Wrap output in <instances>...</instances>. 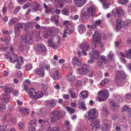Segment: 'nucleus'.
Segmentation results:
<instances>
[{
	"label": "nucleus",
	"instance_id": "nucleus-1",
	"mask_svg": "<svg viewBox=\"0 0 131 131\" xmlns=\"http://www.w3.org/2000/svg\"><path fill=\"white\" fill-rule=\"evenodd\" d=\"M96 8L94 5L87 8V10H83L81 13V19H88L90 16H94L95 14Z\"/></svg>",
	"mask_w": 131,
	"mask_h": 131
},
{
	"label": "nucleus",
	"instance_id": "nucleus-2",
	"mask_svg": "<svg viewBox=\"0 0 131 131\" xmlns=\"http://www.w3.org/2000/svg\"><path fill=\"white\" fill-rule=\"evenodd\" d=\"M115 78L118 83H123L127 81L128 77L124 71H119L116 72Z\"/></svg>",
	"mask_w": 131,
	"mask_h": 131
},
{
	"label": "nucleus",
	"instance_id": "nucleus-3",
	"mask_svg": "<svg viewBox=\"0 0 131 131\" xmlns=\"http://www.w3.org/2000/svg\"><path fill=\"white\" fill-rule=\"evenodd\" d=\"M97 114V110L96 108L92 109L88 111L86 114V117L90 121H94L96 118V115Z\"/></svg>",
	"mask_w": 131,
	"mask_h": 131
},
{
	"label": "nucleus",
	"instance_id": "nucleus-4",
	"mask_svg": "<svg viewBox=\"0 0 131 131\" xmlns=\"http://www.w3.org/2000/svg\"><path fill=\"white\" fill-rule=\"evenodd\" d=\"M97 100L100 101H104L108 98L109 96L108 91L104 90H101L98 93Z\"/></svg>",
	"mask_w": 131,
	"mask_h": 131
},
{
	"label": "nucleus",
	"instance_id": "nucleus-5",
	"mask_svg": "<svg viewBox=\"0 0 131 131\" xmlns=\"http://www.w3.org/2000/svg\"><path fill=\"white\" fill-rule=\"evenodd\" d=\"M61 112L59 111H53L50 115L51 121L54 122L56 120L59 119L62 116Z\"/></svg>",
	"mask_w": 131,
	"mask_h": 131
},
{
	"label": "nucleus",
	"instance_id": "nucleus-6",
	"mask_svg": "<svg viewBox=\"0 0 131 131\" xmlns=\"http://www.w3.org/2000/svg\"><path fill=\"white\" fill-rule=\"evenodd\" d=\"M78 73L81 75H86L89 72V70L87 68V65L86 64H82L79 68L76 70Z\"/></svg>",
	"mask_w": 131,
	"mask_h": 131
},
{
	"label": "nucleus",
	"instance_id": "nucleus-7",
	"mask_svg": "<svg viewBox=\"0 0 131 131\" xmlns=\"http://www.w3.org/2000/svg\"><path fill=\"white\" fill-rule=\"evenodd\" d=\"M64 24L66 26L65 29L63 31L64 33H67L68 35H70L74 31V28H71V24L69 23L68 21H65Z\"/></svg>",
	"mask_w": 131,
	"mask_h": 131
},
{
	"label": "nucleus",
	"instance_id": "nucleus-8",
	"mask_svg": "<svg viewBox=\"0 0 131 131\" xmlns=\"http://www.w3.org/2000/svg\"><path fill=\"white\" fill-rule=\"evenodd\" d=\"M112 12L114 16L116 18L119 17L124 14V10L119 8H116L114 9Z\"/></svg>",
	"mask_w": 131,
	"mask_h": 131
},
{
	"label": "nucleus",
	"instance_id": "nucleus-9",
	"mask_svg": "<svg viewBox=\"0 0 131 131\" xmlns=\"http://www.w3.org/2000/svg\"><path fill=\"white\" fill-rule=\"evenodd\" d=\"M32 36L30 34H23L21 37V39L22 40H24L27 43L30 44L32 41Z\"/></svg>",
	"mask_w": 131,
	"mask_h": 131
},
{
	"label": "nucleus",
	"instance_id": "nucleus-10",
	"mask_svg": "<svg viewBox=\"0 0 131 131\" xmlns=\"http://www.w3.org/2000/svg\"><path fill=\"white\" fill-rule=\"evenodd\" d=\"M72 71L71 69L70 71L71 72H69L66 76V80L71 83H72L75 81L76 80V77L73 74V72Z\"/></svg>",
	"mask_w": 131,
	"mask_h": 131
},
{
	"label": "nucleus",
	"instance_id": "nucleus-11",
	"mask_svg": "<svg viewBox=\"0 0 131 131\" xmlns=\"http://www.w3.org/2000/svg\"><path fill=\"white\" fill-rule=\"evenodd\" d=\"M56 105V102L54 100L52 99L46 101L45 105L47 109L50 110L53 108Z\"/></svg>",
	"mask_w": 131,
	"mask_h": 131
},
{
	"label": "nucleus",
	"instance_id": "nucleus-12",
	"mask_svg": "<svg viewBox=\"0 0 131 131\" xmlns=\"http://www.w3.org/2000/svg\"><path fill=\"white\" fill-rule=\"evenodd\" d=\"M61 75V71L59 70H57L53 72L51 77L54 80H57L60 78Z\"/></svg>",
	"mask_w": 131,
	"mask_h": 131
},
{
	"label": "nucleus",
	"instance_id": "nucleus-13",
	"mask_svg": "<svg viewBox=\"0 0 131 131\" xmlns=\"http://www.w3.org/2000/svg\"><path fill=\"white\" fill-rule=\"evenodd\" d=\"M47 111L45 108H41L40 109L38 110L36 112V114L38 115L42 118H44L46 115Z\"/></svg>",
	"mask_w": 131,
	"mask_h": 131
},
{
	"label": "nucleus",
	"instance_id": "nucleus-14",
	"mask_svg": "<svg viewBox=\"0 0 131 131\" xmlns=\"http://www.w3.org/2000/svg\"><path fill=\"white\" fill-rule=\"evenodd\" d=\"M81 49L83 51H87L89 50L90 46L86 41H85L80 45Z\"/></svg>",
	"mask_w": 131,
	"mask_h": 131
},
{
	"label": "nucleus",
	"instance_id": "nucleus-15",
	"mask_svg": "<svg viewBox=\"0 0 131 131\" xmlns=\"http://www.w3.org/2000/svg\"><path fill=\"white\" fill-rule=\"evenodd\" d=\"M107 62L106 58L104 56L100 57L98 60L97 64L99 66L105 64Z\"/></svg>",
	"mask_w": 131,
	"mask_h": 131
},
{
	"label": "nucleus",
	"instance_id": "nucleus-16",
	"mask_svg": "<svg viewBox=\"0 0 131 131\" xmlns=\"http://www.w3.org/2000/svg\"><path fill=\"white\" fill-rule=\"evenodd\" d=\"M36 23L35 21H29L26 22L24 25V28L27 31L29 30L30 28H32L34 27V24Z\"/></svg>",
	"mask_w": 131,
	"mask_h": 131
},
{
	"label": "nucleus",
	"instance_id": "nucleus-17",
	"mask_svg": "<svg viewBox=\"0 0 131 131\" xmlns=\"http://www.w3.org/2000/svg\"><path fill=\"white\" fill-rule=\"evenodd\" d=\"M37 51H40L41 52L45 53L47 52L46 47L43 44H38L36 48Z\"/></svg>",
	"mask_w": 131,
	"mask_h": 131
},
{
	"label": "nucleus",
	"instance_id": "nucleus-18",
	"mask_svg": "<svg viewBox=\"0 0 131 131\" xmlns=\"http://www.w3.org/2000/svg\"><path fill=\"white\" fill-rule=\"evenodd\" d=\"M28 4H29L32 8L35 11L40 10L39 9L40 5L36 1L32 2L30 3H28Z\"/></svg>",
	"mask_w": 131,
	"mask_h": 131
},
{
	"label": "nucleus",
	"instance_id": "nucleus-19",
	"mask_svg": "<svg viewBox=\"0 0 131 131\" xmlns=\"http://www.w3.org/2000/svg\"><path fill=\"white\" fill-rule=\"evenodd\" d=\"M92 37L94 41L98 43L100 41L101 35L97 31H95L94 34L93 35Z\"/></svg>",
	"mask_w": 131,
	"mask_h": 131
},
{
	"label": "nucleus",
	"instance_id": "nucleus-20",
	"mask_svg": "<svg viewBox=\"0 0 131 131\" xmlns=\"http://www.w3.org/2000/svg\"><path fill=\"white\" fill-rule=\"evenodd\" d=\"M99 56V53L97 50H93L90 56V59L93 61H94L98 58Z\"/></svg>",
	"mask_w": 131,
	"mask_h": 131
},
{
	"label": "nucleus",
	"instance_id": "nucleus-21",
	"mask_svg": "<svg viewBox=\"0 0 131 131\" xmlns=\"http://www.w3.org/2000/svg\"><path fill=\"white\" fill-rule=\"evenodd\" d=\"M72 63L74 66L78 67L81 66V64L80 60L77 57H76L73 58L72 60Z\"/></svg>",
	"mask_w": 131,
	"mask_h": 131
},
{
	"label": "nucleus",
	"instance_id": "nucleus-22",
	"mask_svg": "<svg viewBox=\"0 0 131 131\" xmlns=\"http://www.w3.org/2000/svg\"><path fill=\"white\" fill-rule=\"evenodd\" d=\"M92 124V129L93 131H96V130L98 129L99 127V124L100 122L99 121L96 120L95 121H93Z\"/></svg>",
	"mask_w": 131,
	"mask_h": 131
},
{
	"label": "nucleus",
	"instance_id": "nucleus-23",
	"mask_svg": "<svg viewBox=\"0 0 131 131\" xmlns=\"http://www.w3.org/2000/svg\"><path fill=\"white\" fill-rule=\"evenodd\" d=\"M87 0H76L74 1L75 5L77 7H81L84 4Z\"/></svg>",
	"mask_w": 131,
	"mask_h": 131
},
{
	"label": "nucleus",
	"instance_id": "nucleus-24",
	"mask_svg": "<svg viewBox=\"0 0 131 131\" xmlns=\"http://www.w3.org/2000/svg\"><path fill=\"white\" fill-rule=\"evenodd\" d=\"M10 97L7 94L3 93L1 95L2 101L3 102L7 103L9 101Z\"/></svg>",
	"mask_w": 131,
	"mask_h": 131
},
{
	"label": "nucleus",
	"instance_id": "nucleus-25",
	"mask_svg": "<svg viewBox=\"0 0 131 131\" xmlns=\"http://www.w3.org/2000/svg\"><path fill=\"white\" fill-rule=\"evenodd\" d=\"M39 123L41 124L43 126H46L49 124V122L48 121V118H46L44 119H40L38 121Z\"/></svg>",
	"mask_w": 131,
	"mask_h": 131
},
{
	"label": "nucleus",
	"instance_id": "nucleus-26",
	"mask_svg": "<svg viewBox=\"0 0 131 131\" xmlns=\"http://www.w3.org/2000/svg\"><path fill=\"white\" fill-rule=\"evenodd\" d=\"M79 32L81 34L85 32L86 31V28L84 24H80L78 27Z\"/></svg>",
	"mask_w": 131,
	"mask_h": 131
},
{
	"label": "nucleus",
	"instance_id": "nucleus-27",
	"mask_svg": "<svg viewBox=\"0 0 131 131\" xmlns=\"http://www.w3.org/2000/svg\"><path fill=\"white\" fill-rule=\"evenodd\" d=\"M51 6L50 4H48V7L45 9V12L47 13H51L53 14L55 12L54 9L51 7Z\"/></svg>",
	"mask_w": 131,
	"mask_h": 131
},
{
	"label": "nucleus",
	"instance_id": "nucleus-28",
	"mask_svg": "<svg viewBox=\"0 0 131 131\" xmlns=\"http://www.w3.org/2000/svg\"><path fill=\"white\" fill-rule=\"evenodd\" d=\"M79 105L78 107L79 109H82L83 110H86V108L85 105V103L82 100H80L79 102Z\"/></svg>",
	"mask_w": 131,
	"mask_h": 131
},
{
	"label": "nucleus",
	"instance_id": "nucleus-29",
	"mask_svg": "<svg viewBox=\"0 0 131 131\" xmlns=\"http://www.w3.org/2000/svg\"><path fill=\"white\" fill-rule=\"evenodd\" d=\"M36 92L34 88H31L29 91V95L32 98H35Z\"/></svg>",
	"mask_w": 131,
	"mask_h": 131
},
{
	"label": "nucleus",
	"instance_id": "nucleus-30",
	"mask_svg": "<svg viewBox=\"0 0 131 131\" xmlns=\"http://www.w3.org/2000/svg\"><path fill=\"white\" fill-rule=\"evenodd\" d=\"M100 84L103 86H105L106 87L108 85L109 83V80L107 79H105L102 81L100 82Z\"/></svg>",
	"mask_w": 131,
	"mask_h": 131
},
{
	"label": "nucleus",
	"instance_id": "nucleus-31",
	"mask_svg": "<svg viewBox=\"0 0 131 131\" xmlns=\"http://www.w3.org/2000/svg\"><path fill=\"white\" fill-rule=\"evenodd\" d=\"M51 31L49 30H47L42 32L43 36L45 38H48L50 36Z\"/></svg>",
	"mask_w": 131,
	"mask_h": 131
},
{
	"label": "nucleus",
	"instance_id": "nucleus-32",
	"mask_svg": "<svg viewBox=\"0 0 131 131\" xmlns=\"http://www.w3.org/2000/svg\"><path fill=\"white\" fill-rule=\"evenodd\" d=\"M20 112L22 115L27 116L29 112V110L27 108H20Z\"/></svg>",
	"mask_w": 131,
	"mask_h": 131
},
{
	"label": "nucleus",
	"instance_id": "nucleus-33",
	"mask_svg": "<svg viewBox=\"0 0 131 131\" xmlns=\"http://www.w3.org/2000/svg\"><path fill=\"white\" fill-rule=\"evenodd\" d=\"M107 58L109 60L112 61L115 58L114 53L112 51L110 52L107 55Z\"/></svg>",
	"mask_w": 131,
	"mask_h": 131
},
{
	"label": "nucleus",
	"instance_id": "nucleus-34",
	"mask_svg": "<svg viewBox=\"0 0 131 131\" xmlns=\"http://www.w3.org/2000/svg\"><path fill=\"white\" fill-rule=\"evenodd\" d=\"M35 73L41 75L43 76L44 75V71L41 69L39 68H37L35 70Z\"/></svg>",
	"mask_w": 131,
	"mask_h": 131
},
{
	"label": "nucleus",
	"instance_id": "nucleus-35",
	"mask_svg": "<svg viewBox=\"0 0 131 131\" xmlns=\"http://www.w3.org/2000/svg\"><path fill=\"white\" fill-rule=\"evenodd\" d=\"M37 121L35 118L31 120L29 122V125L34 128L37 126Z\"/></svg>",
	"mask_w": 131,
	"mask_h": 131
},
{
	"label": "nucleus",
	"instance_id": "nucleus-36",
	"mask_svg": "<svg viewBox=\"0 0 131 131\" xmlns=\"http://www.w3.org/2000/svg\"><path fill=\"white\" fill-rule=\"evenodd\" d=\"M18 19L17 18H14L10 19L8 22V25L10 26L14 24L18 21Z\"/></svg>",
	"mask_w": 131,
	"mask_h": 131
},
{
	"label": "nucleus",
	"instance_id": "nucleus-37",
	"mask_svg": "<svg viewBox=\"0 0 131 131\" xmlns=\"http://www.w3.org/2000/svg\"><path fill=\"white\" fill-rule=\"evenodd\" d=\"M41 86L42 88V89L43 90L45 95H48V92L47 91L48 85H44L43 84L41 85Z\"/></svg>",
	"mask_w": 131,
	"mask_h": 131
},
{
	"label": "nucleus",
	"instance_id": "nucleus-38",
	"mask_svg": "<svg viewBox=\"0 0 131 131\" xmlns=\"http://www.w3.org/2000/svg\"><path fill=\"white\" fill-rule=\"evenodd\" d=\"M111 127V125L109 124H104L102 125L101 129L102 130L104 131L107 130V129Z\"/></svg>",
	"mask_w": 131,
	"mask_h": 131
},
{
	"label": "nucleus",
	"instance_id": "nucleus-39",
	"mask_svg": "<svg viewBox=\"0 0 131 131\" xmlns=\"http://www.w3.org/2000/svg\"><path fill=\"white\" fill-rule=\"evenodd\" d=\"M25 59L23 57H19L17 58V63L18 65H21L22 64L23 62L25 61Z\"/></svg>",
	"mask_w": 131,
	"mask_h": 131
},
{
	"label": "nucleus",
	"instance_id": "nucleus-40",
	"mask_svg": "<svg viewBox=\"0 0 131 131\" xmlns=\"http://www.w3.org/2000/svg\"><path fill=\"white\" fill-rule=\"evenodd\" d=\"M71 98L72 99H75L77 96L75 93L72 91L71 89H69L68 91Z\"/></svg>",
	"mask_w": 131,
	"mask_h": 131
},
{
	"label": "nucleus",
	"instance_id": "nucleus-41",
	"mask_svg": "<svg viewBox=\"0 0 131 131\" xmlns=\"http://www.w3.org/2000/svg\"><path fill=\"white\" fill-rule=\"evenodd\" d=\"M88 93L87 92L85 91H84L80 93L79 96L83 98H85L88 96Z\"/></svg>",
	"mask_w": 131,
	"mask_h": 131
},
{
	"label": "nucleus",
	"instance_id": "nucleus-42",
	"mask_svg": "<svg viewBox=\"0 0 131 131\" xmlns=\"http://www.w3.org/2000/svg\"><path fill=\"white\" fill-rule=\"evenodd\" d=\"M114 97L115 100L119 102H122L123 101V99L119 95H114Z\"/></svg>",
	"mask_w": 131,
	"mask_h": 131
},
{
	"label": "nucleus",
	"instance_id": "nucleus-43",
	"mask_svg": "<svg viewBox=\"0 0 131 131\" xmlns=\"http://www.w3.org/2000/svg\"><path fill=\"white\" fill-rule=\"evenodd\" d=\"M17 55H14L13 57H12L10 59L9 61L12 63L15 62L17 60Z\"/></svg>",
	"mask_w": 131,
	"mask_h": 131
},
{
	"label": "nucleus",
	"instance_id": "nucleus-44",
	"mask_svg": "<svg viewBox=\"0 0 131 131\" xmlns=\"http://www.w3.org/2000/svg\"><path fill=\"white\" fill-rule=\"evenodd\" d=\"M103 113L104 115L107 116L108 115L109 113L107 108L106 107H104L102 110Z\"/></svg>",
	"mask_w": 131,
	"mask_h": 131
},
{
	"label": "nucleus",
	"instance_id": "nucleus-45",
	"mask_svg": "<svg viewBox=\"0 0 131 131\" xmlns=\"http://www.w3.org/2000/svg\"><path fill=\"white\" fill-rule=\"evenodd\" d=\"M66 108L71 114H72L75 112V110L69 106L66 107Z\"/></svg>",
	"mask_w": 131,
	"mask_h": 131
},
{
	"label": "nucleus",
	"instance_id": "nucleus-46",
	"mask_svg": "<svg viewBox=\"0 0 131 131\" xmlns=\"http://www.w3.org/2000/svg\"><path fill=\"white\" fill-rule=\"evenodd\" d=\"M13 89L11 88H9L7 86H5L4 87V91L6 93H9L12 91Z\"/></svg>",
	"mask_w": 131,
	"mask_h": 131
},
{
	"label": "nucleus",
	"instance_id": "nucleus-47",
	"mask_svg": "<svg viewBox=\"0 0 131 131\" xmlns=\"http://www.w3.org/2000/svg\"><path fill=\"white\" fill-rule=\"evenodd\" d=\"M13 107L11 105L9 106L8 108L7 113L9 116L11 117Z\"/></svg>",
	"mask_w": 131,
	"mask_h": 131
},
{
	"label": "nucleus",
	"instance_id": "nucleus-48",
	"mask_svg": "<svg viewBox=\"0 0 131 131\" xmlns=\"http://www.w3.org/2000/svg\"><path fill=\"white\" fill-rule=\"evenodd\" d=\"M6 106L3 104H0V111L2 112H4L6 110Z\"/></svg>",
	"mask_w": 131,
	"mask_h": 131
},
{
	"label": "nucleus",
	"instance_id": "nucleus-49",
	"mask_svg": "<svg viewBox=\"0 0 131 131\" xmlns=\"http://www.w3.org/2000/svg\"><path fill=\"white\" fill-rule=\"evenodd\" d=\"M43 95V94L42 92L39 91L36 92L35 99L37 98H39L41 97Z\"/></svg>",
	"mask_w": 131,
	"mask_h": 131
},
{
	"label": "nucleus",
	"instance_id": "nucleus-50",
	"mask_svg": "<svg viewBox=\"0 0 131 131\" xmlns=\"http://www.w3.org/2000/svg\"><path fill=\"white\" fill-rule=\"evenodd\" d=\"M124 25H123L124 27H125L126 25H129L131 24V20H130L128 19L126 20L125 21L123 22Z\"/></svg>",
	"mask_w": 131,
	"mask_h": 131
},
{
	"label": "nucleus",
	"instance_id": "nucleus-51",
	"mask_svg": "<svg viewBox=\"0 0 131 131\" xmlns=\"http://www.w3.org/2000/svg\"><path fill=\"white\" fill-rule=\"evenodd\" d=\"M25 125L24 123L23 122H20L18 123V127L20 129H21L24 127Z\"/></svg>",
	"mask_w": 131,
	"mask_h": 131
},
{
	"label": "nucleus",
	"instance_id": "nucleus-52",
	"mask_svg": "<svg viewBox=\"0 0 131 131\" xmlns=\"http://www.w3.org/2000/svg\"><path fill=\"white\" fill-rule=\"evenodd\" d=\"M62 13L63 14L68 15L69 14V10L66 8L63 9L62 10Z\"/></svg>",
	"mask_w": 131,
	"mask_h": 131
},
{
	"label": "nucleus",
	"instance_id": "nucleus-53",
	"mask_svg": "<svg viewBox=\"0 0 131 131\" xmlns=\"http://www.w3.org/2000/svg\"><path fill=\"white\" fill-rule=\"evenodd\" d=\"M111 105L114 108L118 107L119 106V105L115 103L113 101H111L110 102Z\"/></svg>",
	"mask_w": 131,
	"mask_h": 131
},
{
	"label": "nucleus",
	"instance_id": "nucleus-54",
	"mask_svg": "<svg viewBox=\"0 0 131 131\" xmlns=\"http://www.w3.org/2000/svg\"><path fill=\"white\" fill-rule=\"evenodd\" d=\"M26 48V46L24 44L21 43L19 45L18 47L19 49L21 51L23 50Z\"/></svg>",
	"mask_w": 131,
	"mask_h": 131
},
{
	"label": "nucleus",
	"instance_id": "nucleus-55",
	"mask_svg": "<svg viewBox=\"0 0 131 131\" xmlns=\"http://www.w3.org/2000/svg\"><path fill=\"white\" fill-rule=\"evenodd\" d=\"M32 68V65L30 63H27L26 65V68L27 71H29Z\"/></svg>",
	"mask_w": 131,
	"mask_h": 131
},
{
	"label": "nucleus",
	"instance_id": "nucleus-56",
	"mask_svg": "<svg viewBox=\"0 0 131 131\" xmlns=\"http://www.w3.org/2000/svg\"><path fill=\"white\" fill-rule=\"evenodd\" d=\"M1 39L2 41L7 42L9 41L10 38L8 37H3L1 38Z\"/></svg>",
	"mask_w": 131,
	"mask_h": 131
},
{
	"label": "nucleus",
	"instance_id": "nucleus-57",
	"mask_svg": "<svg viewBox=\"0 0 131 131\" xmlns=\"http://www.w3.org/2000/svg\"><path fill=\"white\" fill-rule=\"evenodd\" d=\"M118 2L120 4L123 5L127 3L128 2V0H119Z\"/></svg>",
	"mask_w": 131,
	"mask_h": 131
},
{
	"label": "nucleus",
	"instance_id": "nucleus-58",
	"mask_svg": "<svg viewBox=\"0 0 131 131\" xmlns=\"http://www.w3.org/2000/svg\"><path fill=\"white\" fill-rule=\"evenodd\" d=\"M48 43L50 46L53 47H54V43L52 41V39H50L48 40Z\"/></svg>",
	"mask_w": 131,
	"mask_h": 131
},
{
	"label": "nucleus",
	"instance_id": "nucleus-59",
	"mask_svg": "<svg viewBox=\"0 0 131 131\" xmlns=\"http://www.w3.org/2000/svg\"><path fill=\"white\" fill-rule=\"evenodd\" d=\"M10 118V121H12L13 122V126L15 125L16 123V122L15 118L13 117H11Z\"/></svg>",
	"mask_w": 131,
	"mask_h": 131
},
{
	"label": "nucleus",
	"instance_id": "nucleus-60",
	"mask_svg": "<svg viewBox=\"0 0 131 131\" xmlns=\"http://www.w3.org/2000/svg\"><path fill=\"white\" fill-rule=\"evenodd\" d=\"M16 26L18 28H19L20 29L23 28V25L22 24L19 22H18L16 24Z\"/></svg>",
	"mask_w": 131,
	"mask_h": 131
},
{
	"label": "nucleus",
	"instance_id": "nucleus-61",
	"mask_svg": "<svg viewBox=\"0 0 131 131\" xmlns=\"http://www.w3.org/2000/svg\"><path fill=\"white\" fill-rule=\"evenodd\" d=\"M16 76H17L18 77H21H21H22V75H23V73L21 72L20 71H17L16 73Z\"/></svg>",
	"mask_w": 131,
	"mask_h": 131
},
{
	"label": "nucleus",
	"instance_id": "nucleus-62",
	"mask_svg": "<svg viewBox=\"0 0 131 131\" xmlns=\"http://www.w3.org/2000/svg\"><path fill=\"white\" fill-rule=\"evenodd\" d=\"M59 127H53L51 129L50 131H59Z\"/></svg>",
	"mask_w": 131,
	"mask_h": 131
},
{
	"label": "nucleus",
	"instance_id": "nucleus-63",
	"mask_svg": "<svg viewBox=\"0 0 131 131\" xmlns=\"http://www.w3.org/2000/svg\"><path fill=\"white\" fill-rule=\"evenodd\" d=\"M20 9V7L19 6H17L16 7L14 11V14H16L18 12Z\"/></svg>",
	"mask_w": 131,
	"mask_h": 131
},
{
	"label": "nucleus",
	"instance_id": "nucleus-64",
	"mask_svg": "<svg viewBox=\"0 0 131 131\" xmlns=\"http://www.w3.org/2000/svg\"><path fill=\"white\" fill-rule=\"evenodd\" d=\"M59 4L60 5L61 7H63L64 5V0H60L57 3Z\"/></svg>",
	"mask_w": 131,
	"mask_h": 131
}]
</instances>
